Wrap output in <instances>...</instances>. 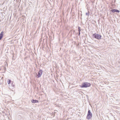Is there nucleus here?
<instances>
[{"instance_id":"9","label":"nucleus","mask_w":120,"mask_h":120,"mask_svg":"<svg viewBox=\"0 0 120 120\" xmlns=\"http://www.w3.org/2000/svg\"><path fill=\"white\" fill-rule=\"evenodd\" d=\"M11 82V80H10L9 79H8V85L10 84Z\"/></svg>"},{"instance_id":"3","label":"nucleus","mask_w":120,"mask_h":120,"mask_svg":"<svg viewBox=\"0 0 120 120\" xmlns=\"http://www.w3.org/2000/svg\"><path fill=\"white\" fill-rule=\"evenodd\" d=\"M92 117V114L91 112L89 110L87 116H86V118L88 120L90 119Z\"/></svg>"},{"instance_id":"10","label":"nucleus","mask_w":120,"mask_h":120,"mask_svg":"<svg viewBox=\"0 0 120 120\" xmlns=\"http://www.w3.org/2000/svg\"><path fill=\"white\" fill-rule=\"evenodd\" d=\"M89 13L88 11L86 13V15L88 16H89Z\"/></svg>"},{"instance_id":"4","label":"nucleus","mask_w":120,"mask_h":120,"mask_svg":"<svg viewBox=\"0 0 120 120\" xmlns=\"http://www.w3.org/2000/svg\"><path fill=\"white\" fill-rule=\"evenodd\" d=\"M42 70L40 69L38 72V74L37 75V77H40L42 74Z\"/></svg>"},{"instance_id":"2","label":"nucleus","mask_w":120,"mask_h":120,"mask_svg":"<svg viewBox=\"0 0 120 120\" xmlns=\"http://www.w3.org/2000/svg\"><path fill=\"white\" fill-rule=\"evenodd\" d=\"M91 85L90 83L88 82H84L80 86L81 88H87L90 86Z\"/></svg>"},{"instance_id":"12","label":"nucleus","mask_w":120,"mask_h":120,"mask_svg":"<svg viewBox=\"0 0 120 120\" xmlns=\"http://www.w3.org/2000/svg\"><path fill=\"white\" fill-rule=\"evenodd\" d=\"M11 86H13V87L14 86V85H12V84H11Z\"/></svg>"},{"instance_id":"11","label":"nucleus","mask_w":120,"mask_h":120,"mask_svg":"<svg viewBox=\"0 0 120 120\" xmlns=\"http://www.w3.org/2000/svg\"><path fill=\"white\" fill-rule=\"evenodd\" d=\"M57 111H56V110H55L54 111V115H55V113H56V112Z\"/></svg>"},{"instance_id":"6","label":"nucleus","mask_w":120,"mask_h":120,"mask_svg":"<svg viewBox=\"0 0 120 120\" xmlns=\"http://www.w3.org/2000/svg\"><path fill=\"white\" fill-rule=\"evenodd\" d=\"M3 32L2 31L0 34V40L2 38L3 36Z\"/></svg>"},{"instance_id":"8","label":"nucleus","mask_w":120,"mask_h":120,"mask_svg":"<svg viewBox=\"0 0 120 120\" xmlns=\"http://www.w3.org/2000/svg\"><path fill=\"white\" fill-rule=\"evenodd\" d=\"M79 33L78 35L80 36V31H81V28L80 27L78 26V27Z\"/></svg>"},{"instance_id":"1","label":"nucleus","mask_w":120,"mask_h":120,"mask_svg":"<svg viewBox=\"0 0 120 120\" xmlns=\"http://www.w3.org/2000/svg\"><path fill=\"white\" fill-rule=\"evenodd\" d=\"M92 37L95 38L98 40H99L101 39L102 36L100 34L95 33L93 34L92 35Z\"/></svg>"},{"instance_id":"7","label":"nucleus","mask_w":120,"mask_h":120,"mask_svg":"<svg viewBox=\"0 0 120 120\" xmlns=\"http://www.w3.org/2000/svg\"><path fill=\"white\" fill-rule=\"evenodd\" d=\"M31 101L33 103H35L38 102V100L32 99V100Z\"/></svg>"},{"instance_id":"5","label":"nucleus","mask_w":120,"mask_h":120,"mask_svg":"<svg viewBox=\"0 0 120 120\" xmlns=\"http://www.w3.org/2000/svg\"><path fill=\"white\" fill-rule=\"evenodd\" d=\"M111 11L113 13L116 12L118 13H119L120 11L116 9H113L111 10Z\"/></svg>"}]
</instances>
